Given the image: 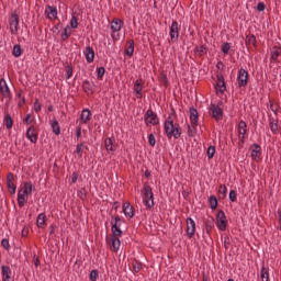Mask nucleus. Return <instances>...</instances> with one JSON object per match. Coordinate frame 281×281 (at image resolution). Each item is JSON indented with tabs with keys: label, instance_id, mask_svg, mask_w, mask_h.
I'll return each mask as SVG.
<instances>
[{
	"label": "nucleus",
	"instance_id": "nucleus-16",
	"mask_svg": "<svg viewBox=\"0 0 281 281\" xmlns=\"http://www.w3.org/2000/svg\"><path fill=\"white\" fill-rule=\"evenodd\" d=\"M26 137L31 142V144H36L38 142V133H36V128L34 125H31L26 131Z\"/></svg>",
	"mask_w": 281,
	"mask_h": 281
},
{
	"label": "nucleus",
	"instance_id": "nucleus-5",
	"mask_svg": "<svg viewBox=\"0 0 281 281\" xmlns=\"http://www.w3.org/2000/svg\"><path fill=\"white\" fill-rule=\"evenodd\" d=\"M144 122L146 126H149V124H153V126H157V124H159V116H157V113L149 109L144 115Z\"/></svg>",
	"mask_w": 281,
	"mask_h": 281
},
{
	"label": "nucleus",
	"instance_id": "nucleus-10",
	"mask_svg": "<svg viewBox=\"0 0 281 281\" xmlns=\"http://www.w3.org/2000/svg\"><path fill=\"white\" fill-rule=\"evenodd\" d=\"M187 236L188 238H193L195 232H196V223H194V220L191 217L187 218Z\"/></svg>",
	"mask_w": 281,
	"mask_h": 281
},
{
	"label": "nucleus",
	"instance_id": "nucleus-45",
	"mask_svg": "<svg viewBox=\"0 0 281 281\" xmlns=\"http://www.w3.org/2000/svg\"><path fill=\"white\" fill-rule=\"evenodd\" d=\"M196 135V125H188V136L194 137Z\"/></svg>",
	"mask_w": 281,
	"mask_h": 281
},
{
	"label": "nucleus",
	"instance_id": "nucleus-9",
	"mask_svg": "<svg viewBox=\"0 0 281 281\" xmlns=\"http://www.w3.org/2000/svg\"><path fill=\"white\" fill-rule=\"evenodd\" d=\"M169 34L172 43L179 41V22H177V20L172 21Z\"/></svg>",
	"mask_w": 281,
	"mask_h": 281
},
{
	"label": "nucleus",
	"instance_id": "nucleus-3",
	"mask_svg": "<svg viewBox=\"0 0 281 281\" xmlns=\"http://www.w3.org/2000/svg\"><path fill=\"white\" fill-rule=\"evenodd\" d=\"M0 93L2 98L5 99V105L10 104L12 101V92L10 91V87H8V82L5 79H0Z\"/></svg>",
	"mask_w": 281,
	"mask_h": 281
},
{
	"label": "nucleus",
	"instance_id": "nucleus-22",
	"mask_svg": "<svg viewBox=\"0 0 281 281\" xmlns=\"http://www.w3.org/2000/svg\"><path fill=\"white\" fill-rule=\"evenodd\" d=\"M2 281L12 280V270L8 266L1 267Z\"/></svg>",
	"mask_w": 281,
	"mask_h": 281
},
{
	"label": "nucleus",
	"instance_id": "nucleus-36",
	"mask_svg": "<svg viewBox=\"0 0 281 281\" xmlns=\"http://www.w3.org/2000/svg\"><path fill=\"white\" fill-rule=\"evenodd\" d=\"M12 54H13L14 58H20L21 54H23V48H21L20 44H15L13 46Z\"/></svg>",
	"mask_w": 281,
	"mask_h": 281
},
{
	"label": "nucleus",
	"instance_id": "nucleus-25",
	"mask_svg": "<svg viewBox=\"0 0 281 281\" xmlns=\"http://www.w3.org/2000/svg\"><path fill=\"white\" fill-rule=\"evenodd\" d=\"M47 222V215L45 213H40L36 218V226L40 229H45V223Z\"/></svg>",
	"mask_w": 281,
	"mask_h": 281
},
{
	"label": "nucleus",
	"instance_id": "nucleus-60",
	"mask_svg": "<svg viewBox=\"0 0 281 281\" xmlns=\"http://www.w3.org/2000/svg\"><path fill=\"white\" fill-rule=\"evenodd\" d=\"M30 234V227L24 226L22 229V237L27 238V235Z\"/></svg>",
	"mask_w": 281,
	"mask_h": 281
},
{
	"label": "nucleus",
	"instance_id": "nucleus-13",
	"mask_svg": "<svg viewBox=\"0 0 281 281\" xmlns=\"http://www.w3.org/2000/svg\"><path fill=\"white\" fill-rule=\"evenodd\" d=\"M108 244L110 245L111 251H114L116 254V251H120V246L122 245V241L120 240V237L111 235Z\"/></svg>",
	"mask_w": 281,
	"mask_h": 281
},
{
	"label": "nucleus",
	"instance_id": "nucleus-40",
	"mask_svg": "<svg viewBox=\"0 0 281 281\" xmlns=\"http://www.w3.org/2000/svg\"><path fill=\"white\" fill-rule=\"evenodd\" d=\"M260 278L261 281H269V268H266L265 266H262L261 271H260Z\"/></svg>",
	"mask_w": 281,
	"mask_h": 281
},
{
	"label": "nucleus",
	"instance_id": "nucleus-37",
	"mask_svg": "<svg viewBox=\"0 0 281 281\" xmlns=\"http://www.w3.org/2000/svg\"><path fill=\"white\" fill-rule=\"evenodd\" d=\"M133 270L135 271V273H139L144 267V265L138 261L137 259H134L133 263H132Z\"/></svg>",
	"mask_w": 281,
	"mask_h": 281
},
{
	"label": "nucleus",
	"instance_id": "nucleus-2",
	"mask_svg": "<svg viewBox=\"0 0 281 281\" xmlns=\"http://www.w3.org/2000/svg\"><path fill=\"white\" fill-rule=\"evenodd\" d=\"M143 203L147 210L155 207V194L153 193V188L148 186V182H145L143 186Z\"/></svg>",
	"mask_w": 281,
	"mask_h": 281
},
{
	"label": "nucleus",
	"instance_id": "nucleus-11",
	"mask_svg": "<svg viewBox=\"0 0 281 281\" xmlns=\"http://www.w3.org/2000/svg\"><path fill=\"white\" fill-rule=\"evenodd\" d=\"M210 111H211L212 117L214 120H216L217 122L223 120V109H221V106L212 103L211 108H210Z\"/></svg>",
	"mask_w": 281,
	"mask_h": 281
},
{
	"label": "nucleus",
	"instance_id": "nucleus-44",
	"mask_svg": "<svg viewBox=\"0 0 281 281\" xmlns=\"http://www.w3.org/2000/svg\"><path fill=\"white\" fill-rule=\"evenodd\" d=\"M206 155L209 159H214V155H216V147L211 145L207 148Z\"/></svg>",
	"mask_w": 281,
	"mask_h": 281
},
{
	"label": "nucleus",
	"instance_id": "nucleus-47",
	"mask_svg": "<svg viewBox=\"0 0 281 281\" xmlns=\"http://www.w3.org/2000/svg\"><path fill=\"white\" fill-rule=\"evenodd\" d=\"M78 196L81 201H87V188H81L78 191Z\"/></svg>",
	"mask_w": 281,
	"mask_h": 281
},
{
	"label": "nucleus",
	"instance_id": "nucleus-20",
	"mask_svg": "<svg viewBox=\"0 0 281 281\" xmlns=\"http://www.w3.org/2000/svg\"><path fill=\"white\" fill-rule=\"evenodd\" d=\"M25 194H27V190H19L18 192V205L19 207H24L25 203H27V198H25Z\"/></svg>",
	"mask_w": 281,
	"mask_h": 281
},
{
	"label": "nucleus",
	"instance_id": "nucleus-59",
	"mask_svg": "<svg viewBox=\"0 0 281 281\" xmlns=\"http://www.w3.org/2000/svg\"><path fill=\"white\" fill-rule=\"evenodd\" d=\"M265 8H267V5H265V2H258L257 4L258 12H265Z\"/></svg>",
	"mask_w": 281,
	"mask_h": 281
},
{
	"label": "nucleus",
	"instance_id": "nucleus-51",
	"mask_svg": "<svg viewBox=\"0 0 281 281\" xmlns=\"http://www.w3.org/2000/svg\"><path fill=\"white\" fill-rule=\"evenodd\" d=\"M238 194L236 193L235 190H231L228 194V199L232 203H236Z\"/></svg>",
	"mask_w": 281,
	"mask_h": 281
},
{
	"label": "nucleus",
	"instance_id": "nucleus-17",
	"mask_svg": "<svg viewBox=\"0 0 281 281\" xmlns=\"http://www.w3.org/2000/svg\"><path fill=\"white\" fill-rule=\"evenodd\" d=\"M45 14L47 15V19L50 21L58 19V9H56L55 5H47L45 10Z\"/></svg>",
	"mask_w": 281,
	"mask_h": 281
},
{
	"label": "nucleus",
	"instance_id": "nucleus-41",
	"mask_svg": "<svg viewBox=\"0 0 281 281\" xmlns=\"http://www.w3.org/2000/svg\"><path fill=\"white\" fill-rule=\"evenodd\" d=\"M215 89L216 91H220V93H225V91H227V86L225 81H217Z\"/></svg>",
	"mask_w": 281,
	"mask_h": 281
},
{
	"label": "nucleus",
	"instance_id": "nucleus-58",
	"mask_svg": "<svg viewBox=\"0 0 281 281\" xmlns=\"http://www.w3.org/2000/svg\"><path fill=\"white\" fill-rule=\"evenodd\" d=\"M41 106H42L41 102H38V99H36L35 102H34L35 113H38L41 111Z\"/></svg>",
	"mask_w": 281,
	"mask_h": 281
},
{
	"label": "nucleus",
	"instance_id": "nucleus-15",
	"mask_svg": "<svg viewBox=\"0 0 281 281\" xmlns=\"http://www.w3.org/2000/svg\"><path fill=\"white\" fill-rule=\"evenodd\" d=\"M133 89L134 93H136V98L142 100V98H144V94L142 93V90L144 89V79H137Z\"/></svg>",
	"mask_w": 281,
	"mask_h": 281
},
{
	"label": "nucleus",
	"instance_id": "nucleus-14",
	"mask_svg": "<svg viewBox=\"0 0 281 281\" xmlns=\"http://www.w3.org/2000/svg\"><path fill=\"white\" fill-rule=\"evenodd\" d=\"M269 126L272 135H278L280 131L278 116H269Z\"/></svg>",
	"mask_w": 281,
	"mask_h": 281
},
{
	"label": "nucleus",
	"instance_id": "nucleus-42",
	"mask_svg": "<svg viewBox=\"0 0 281 281\" xmlns=\"http://www.w3.org/2000/svg\"><path fill=\"white\" fill-rule=\"evenodd\" d=\"M52 128L55 135H60V124H58V120H53Z\"/></svg>",
	"mask_w": 281,
	"mask_h": 281
},
{
	"label": "nucleus",
	"instance_id": "nucleus-34",
	"mask_svg": "<svg viewBox=\"0 0 281 281\" xmlns=\"http://www.w3.org/2000/svg\"><path fill=\"white\" fill-rule=\"evenodd\" d=\"M209 204L211 210H216L218 207V199H216V195H211L209 198Z\"/></svg>",
	"mask_w": 281,
	"mask_h": 281
},
{
	"label": "nucleus",
	"instance_id": "nucleus-33",
	"mask_svg": "<svg viewBox=\"0 0 281 281\" xmlns=\"http://www.w3.org/2000/svg\"><path fill=\"white\" fill-rule=\"evenodd\" d=\"M227 198V187L225 184H221L218 189V199L223 200Z\"/></svg>",
	"mask_w": 281,
	"mask_h": 281
},
{
	"label": "nucleus",
	"instance_id": "nucleus-48",
	"mask_svg": "<svg viewBox=\"0 0 281 281\" xmlns=\"http://www.w3.org/2000/svg\"><path fill=\"white\" fill-rule=\"evenodd\" d=\"M74 76V66L67 65L66 66V79L69 80Z\"/></svg>",
	"mask_w": 281,
	"mask_h": 281
},
{
	"label": "nucleus",
	"instance_id": "nucleus-6",
	"mask_svg": "<svg viewBox=\"0 0 281 281\" xmlns=\"http://www.w3.org/2000/svg\"><path fill=\"white\" fill-rule=\"evenodd\" d=\"M248 82H249V72L244 68H240L237 75V83L239 89L243 87H247Z\"/></svg>",
	"mask_w": 281,
	"mask_h": 281
},
{
	"label": "nucleus",
	"instance_id": "nucleus-43",
	"mask_svg": "<svg viewBox=\"0 0 281 281\" xmlns=\"http://www.w3.org/2000/svg\"><path fill=\"white\" fill-rule=\"evenodd\" d=\"M69 36H71V27H69V25H67L64 30V32L61 33V41H67V38H69Z\"/></svg>",
	"mask_w": 281,
	"mask_h": 281
},
{
	"label": "nucleus",
	"instance_id": "nucleus-12",
	"mask_svg": "<svg viewBox=\"0 0 281 281\" xmlns=\"http://www.w3.org/2000/svg\"><path fill=\"white\" fill-rule=\"evenodd\" d=\"M7 187L10 194H16V184H14V173L12 172L7 175Z\"/></svg>",
	"mask_w": 281,
	"mask_h": 281
},
{
	"label": "nucleus",
	"instance_id": "nucleus-7",
	"mask_svg": "<svg viewBox=\"0 0 281 281\" xmlns=\"http://www.w3.org/2000/svg\"><path fill=\"white\" fill-rule=\"evenodd\" d=\"M19 14L12 13L11 16L9 18V25H10V32L11 34H19Z\"/></svg>",
	"mask_w": 281,
	"mask_h": 281
},
{
	"label": "nucleus",
	"instance_id": "nucleus-63",
	"mask_svg": "<svg viewBox=\"0 0 281 281\" xmlns=\"http://www.w3.org/2000/svg\"><path fill=\"white\" fill-rule=\"evenodd\" d=\"M243 144H245V135H239V143H238L239 148H243Z\"/></svg>",
	"mask_w": 281,
	"mask_h": 281
},
{
	"label": "nucleus",
	"instance_id": "nucleus-55",
	"mask_svg": "<svg viewBox=\"0 0 281 281\" xmlns=\"http://www.w3.org/2000/svg\"><path fill=\"white\" fill-rule=\"evenodd\" d=\"M112 221H114L113 223H116L117 227H121L122 217H120V215H112Z\"/></svg>",
	"mask_w": 281,
	"mask_h": 281
},
{
	"label": "nucleus",
	"instance_id": "nucleus-57",
	"mask_svg": "<svg viewBox=\"0 0 281 281\" xmlns=\"http://www.w3.org/2000/svg\"><path fill=\"white\" fill-rule=\"evenodd\" d=\"M148 144L149 146H153V147H155V144H157V140L155 139V134H149Z\"/></svg>",
	"mask_w": 281,
	"mask_h": 281
},
{
	"label": "nucleus",
	"instance_id": "nucleus-8",
	"mask_svg": "<svg viewBox=\"0 0 281 281\" xmlns=\"http://www.w3.org/2000/svg\"><path fill=\"white\" fill-rule=\"evenodd\" d=\"M249 150H251V159L252 161H260V157L262 156V147H260V145H258L257 143H254Z\"/></svg>",
	"mask_w": 281,
	"mask_h": 281
},
{
	"label": "nucleus",
	"instance_id": "nucleus-32",
	"mask_svg": "<svg viewBox=\"0 0 281 281\" xmlns=\"http://www.w3.org/2000/svg\"><path fill=\"white\" fill-rule=\"evenodd\" d=\"M3 122H4L7 131H10V128H12V126H14V120H12V116L8 113L4 115Z\"/></svg>",
	"mask_w": 281,
	"mask_h": 281
},
{
	"label": "nucleus",
	"instance_id": "nucleus-29",
	"mask_svg": "<svg viewBox=\"0 0 281 281\" xmlns=\"http://www.w3.org/2000/svg\"><path fill=\"white\" fill-rule=\"evenodd\" d=\"M80 120L82 121L83 124H87L88 122H90L91 121V110H89V109L82 110Z\"/></svg>",
	"mask_w": 281,
	"mask_h": 281
},
{
	"label": "nucleus",
	"instance_id": "nucleus-62",
	"mask_svg": "<svg viewBox=\"0 0 281 281\" xmlns=\"http://www.w3.org/2000/svg\"><path fill=\"white\" fill-rule=\"evenodd\" d=\"M216 80H217V82H225V77H223V74L217 72L216 74Z\"/></svg>",
	"mask_w": 281,
	"mask_h": 281
},
{
	"label": "nucleus",
	"instance_id": "nucleus-27",
	"mask_svg": "<svg viewBox=\"0 0 281 281\" xmlns=\"http://www.w3.org/2000/svg\"><path fill=\"white\" fill-rule=\"evenodd\" d=\"M205 229H206V234L209 236H212V229H214V217L213 216H209L205 220Z\"/></svg>",
	"mask_w": 281,
	"mask_h": 281
},
{
	"label": "nucleus",
	"instance_id": "nucleus-31",
	"mask_svg": "<svg viewBox=\"0 0 281 281\" xmlns=\"http://www.w3.org/2000/svg\"><path fill=\"white\" fill-rule=\"evenodd\" d=\"M111 225H112V227H111L112 235L111 236H116V237L122 236L123 232H122V228H120V226H117V222L113 223V221H112Z\"/></svg>",
	"mask_w": 281,
	"mask_h": 281
},
{
	"label": "nucleus",
	"instance_id": "nucleus-50",
	"mask_svg": "<svg viewBox=\"0 0 281 281\" xmlns=\"http://www.w3.org/2000/svg\"><path fill=\"white\" fill-rule=\"evenodd\" d=\"M22 190H26L27 194H32V190H34V184H32V182H25L24 183V189Z\"/></svg>",
	"mask_w": 281,
	"mask_h": 281
},
{
	"label": "nucleus",
	"instance_id": "nucleus-19",
	"mask_svg": "<svg viewBox=\"0 0 281 281\" xmlns=\"http://www.w3.org/2000/svg\"><path fill=\"white\" fill-rule=\"evenodd\" d=\"M104 146L108 151L115 153V150H117V146L115 145L114 137L105 138Z\"/></svg>",
	"mask_w": 281,
	"mask_h": 281
},
{
	"label": "nucleus",
	"instance_id": "nucleus-4",
	"mask_svg": "<svg viewBox=\"0 0 281 281\" xmlns=\"http://www.w3.org/2000/svg\"><path fill=\"white\" fill-rule=\"evenodd\" d=\"M216 227L220 232L227 229V215H225V211L223 210H220L216 214Z\"/></svg>",
	"mask_w": 281,
	"mask_h": 281
},
{
	"label": "nucleus",
	"instance_id": "nucleus-1",
	"mask_svg": "<svg viewBox=\"0 0 281 281\" xmlns=\"http://www.w3.org/2000/svg\"><path fill=\"white\" fill-rule=\"evenodd\" d=\"M165 134L168 139H179L181 137V125L179 123H175V116L169 115L164 123Z\"/></svg>",
	"mask_w": 281,
	"mask_h": 281
},
{
	"label": "nucleus",
	"instance_id": "nucleus-24",
	"mask_svg": "<svg viewBox=\"0 0 281 281\" xmlns=\"http://www.w3.org/2000/svg\"><path fill=\"white\" fill-rule=\"evenodd\" d=\"M122 25H124V22L121 19L115 18L111 22V30H112V32L113 33L120 32V30H122Z\"/></svg>",
	"mask_w": 281,
	"mask_h": 281
},
{
	"label": "nucleus",
	"instance_id": "nucleus-18",
	"mask_svg": "<svg viewBox=\"0 0 281 281\" xmlns=\"http://www.w3.org/2000/svg\"><path fill=\"white\" fill-rule=\"evenodd\" d=\"M123 214L127 218H133V216H135V207H133V205H131V202H125L123 204Z\"/></svg>",
	"mask_w": 281,
	"mask_h": 281
},
{
	"label": "nucleus",
	"instance_id": "nucleus-28",
	"mask_svg": "<svg viewBox=\"0 0 281 281\" xmlns=\"http://www.w3.org/2000/svg\"><path fill=\"white\" fill-rule=\"evenodd\" d=\"M82 89L87 95H93V83H91L89 80H85L82 83Z\"/></svg>",
	"mask_w": 281,
	"mask_h": 281
},
{
	"label": "nucleus",
	"instance_id": "nucleus-46",
	"mask_svg": "<svg viewBox=\"0 0 281 281\" xmlns=\"http://www.w3.org/2000/svg\"><path fill=\"white\" fill-rule=\"evenodd\" d=\"M104 74H106V69L104 67L97 68L98 80H102V78H104Z\"/></svg>",
	"mask_w": 281,
	"mask_h": 281
},
{
	"label": "nucleus",
	"instance_id": "nucleus-64",
	"mask_svg": "<svg viewBox=\"0 0 281 281\" xmlns=\"http://www.w3.org/2000/svg\"><path fill=\"white\" fill-rule=\"evenodd\" d=\"M78 181V172H74L71 176V183H76Z\"/></svg>",
	"mask_w": 281,
	"mask_h": 281
},
{
	"label": "nucleus",
	"instance_id": "nucleus-56",
	"mask_svg": "<svg viewBox=\"0 0 281 281\" xmlns=\"http://www.w3.org/2000/svg\"><path fill=\"white\" fill-rule=\"evenodd\" d=\"M100 272H98V270H92L90 272V281H98V276Z\"/></svg>",
	"mask_w": 281,
	"mask_h": 281
},
{
	"label": "nucleus",
	"instance_id": "nucleus-54",
	"mask_svg": "<svg viewBox=\"0 0 281 281\" xmlns=\"http://www.w3.org/2000/svg\"><path fill=\"white\" fill-rule=\"evenodd\" d=\"M85 147V144L80 143L77 145V148H76V153L78 155L79 158L82 157V148Z\"/></svg>",
	"mask_w": 281,
	"mask_h": 281
},
{
	"label": "nucleus",
	"instance_id": "nucleus-21",
	"mask_svg": "<svg viewBox=\"0 0 281 281\" xmlns=\"http://www.w3.org/2000/svg\"><path fill=\"white\" fill-rule=\"evenodd\" d=\"M189 113L191 124H194V126H199V111L194 106H192L189 109Z\"/></svg>",
	"mask_w": 281,
	"mask_h": 281
},
{
	"label": "nucleus",
	"instance_id": "nucleus-26",
	"mask_svg": "<svg viewBox=\"0 0 281 281\" xmlns=\"http://www.w3.org/2000/svg\"><path fill=\"white\" fill-rule=\"evenodd\" d=\"M85 55L87 63H93L95 58V52L93 50V47L87 46Z\"/></svg>",
	"mask_w": 281,
	"mask_h": 281
},
{
	"label": "nucleus",
	"instance_id": "nucleus-30",
	"mask_svg": "<svg viewBox=\"0 0 281 281\" xmlns=\"http://www.w3.org/2000/svg\"><path fill=\"white\" fill-rule=\"evenodd\" d=\"M127 43H128V46L125 48V54L126 56H128V58H131L135 53V41L130 40Z\"/></svg>",
	"mask_w": 281,
	"mask_h": 281
},
{
	"label": "nucleus",
	"instance_id": "nucleus-39",
	"mask_svg": "<svg viewBox=\"0 0 281 281\" xmlns=\"http://www.w3.org/2000/svg\"><path fill=\"white\" fill-rule=\"evenodd\" d=\"M194 53L195 54H199V56H205V54H207V47L205 45H202V46H196L194 48Z\"/></svg>",
	"mask_w": 281,
	"mask_h": 281
},
{
	"label": "nucleus",
	"instance_id": "nucleus-53",
	"mask_svg": "<svg viewBox=\"0 0 281 281\" xmlns=\"http://www.w3.org/2000/svg\"><path fill=\"white\" fill-rule=\"evenodd\" d=\"M70 27L72 30H76L78 27V18H76V15H72V18L70 20Z\"/></svg>",
	"mask_w": 281,
	"mask_h": 281
},
{
	"label": "nucleus",
	"instance_id": "nucleus-38",
	"mask_svg": "<svg viewBox=\"0 0 281 281\" xmlns=\"http://www.w3.org/2000/svg\"><path fill=\"white\" fill-rule=\"evenodd\" d=\"M245 43L247 47H249V45H254V47H256V35L254 34L247 35Z\"/></svg>",
	"mask_w": 281,
	"mask_h": 281
},
{
	"label": "nucleus",
	"instance_id": "nucleus-35",
	"mask_svg": "<svg viewBox=\"0 0 281 281\" xmlns=\"http://www.w3.org/2000/svg\"><path fill=\"white\" fill-rule=\"evenodd\" d=\"M238 133L239 135H247V123L245 121H239Z\"/></svg>",
	"mask_w": 281,
	"mask_h": 281
},
{
	"label": "nucleus",
	"instance_id": "nucleus-52",
	"mask_svg": "<svg viewBox=\"0 0 281 281\" xmlns=\"http://www.w3.org/2000/svg\"><path fill=\"white\" fill-rule=\"evenodd\" d=\"M1 247H3L5 251H10V240L8 238H3L1 240Z\"/></svg>",
	"mask_w": 281,
	"mask_h": 281
},
{
	"label": "nucleus",
	"instance_id": "nucleus-61",
	"mask_svg": "<svg viewBox=\"0 0 281 281\" xmlns=\"http://www.w3.org/2000/svg\"><path fill=\"white\" fill-rule=\"evenodd\" d=\"M24 124H32V114H26L25 119L23 120Z\"/></svg>",
	"mask_w": 281,
	"mask_h": 281
},
{
	"label": "nucleus",
	"instance_id": "nucleus-49",
	"mask_svg": "<svg viewBox=\"0 0 281 281\" xmlns=\"http://www.w3.org/2000/svg\"><path fill=\"white\" fill-rule=\"evenodd\" d=\"M229 49H232V45L229 44V42H225V43L222 45V52H223V54H225V55L229 54Z\"/></svg>",
	"mask_w": 281,
	"mask_h": 281
},
{
	"label": "nucleus",
	"instance_id": "nucleus-23",
	"mask_svg": "<svg viewBox=\"0 0 281 281\" xmlns=\"http://www.w3.org/2000/svg\"><path fill=\"white\" fill-rule=\"evenodd\" d=\"M281 46H273L270 52V60L271 63H278V58H280Z\"/></svg>",
	"mask_w": 281,
	"mask_h": 281
}]
</instances>
